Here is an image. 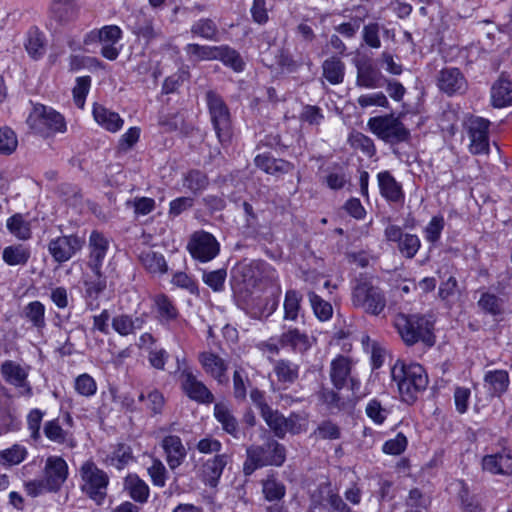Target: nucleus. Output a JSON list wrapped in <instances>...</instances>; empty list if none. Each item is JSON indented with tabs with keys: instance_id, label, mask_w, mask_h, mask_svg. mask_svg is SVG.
Listing matches in <instances>:
<instances>
[{
	"instance_id": "1",
	"label": "nucleus",
	"mask_w": 512,
	"mask_h": 512,
	"mask_svg": "<svg viewBox=\"0 0 512 512\" xmlns=\"http://www.w3.org/2000/svg\"><path fill=\"white\" fill-rule=\"evenodd\" d=\"M393 381L397 383L402 400L411 405L428 385V375L418 363H405L397 360L391 369Z\"/></svg>"
},
{
	"instance_id": "2",
	"label": "nucleus",
	"mask_w": 512,
	"mask_h": 512,
	"mask_svg": "<svg viewBox=\"0 0 512 512\" xmlns=\"http://www.w3.org/2000/svg\"><path fill=\"white\" fill-rule=\"evenodd\" d=\"M243 472L246 476L265 466L280 467L286 460V448L273 438L261 445H251L246 449Z\"/></svg>"
},
{
	"instance_id": "3",
	"label": "nucleus",
	"mask_w": 512,
	"mask_h": 512,
	"mask_svg": "<svg viewBox=\"0 0 512 512\" xmlns=\"http://www.w3.org/2000/svg\"><path fill=\"white\" fill-rule=\"evenodd\" d=\"M394 325L402 340L408 346L420 341L428 347L435 344L434 325L425 316L398 314L395 317Z\"/></svg>"
},
{
	"instance_id": "4",
	"label": "nucleus",
	"mask_w": 512,
	"mask_h": 512,
	"mask_svg": "<svg viewBox=\"0 0 512 512\" xmlns=\"http://www.w3.org/2000/svg\"><path fill=\"white\" fill-rule=\"evenodd\" d=\"M351 300L354 307L373 316L380 315L387 303L384 291L374 285L371 278L363 275L355 280Z\"/></svg>"
},
{
	"instance_id": "5",
	"label": "nucleus",
	"mask_w": 512,
	"mask_h": 512,
	"mask_svg": "<svg viewBox=\"0 0 512 512\" xmlns=\"http://www.w3.org/2000/svg\"><path fill=\"white\" fill-rule=\"evenodd\" d=\"M211 123L221 143L230 141L232 137V117L230 110L220 94L209 90L205 94Z\"/></svg>"
},
{
	"instance_id": "6",
	"label": "nucleus",
	"mask_w": 512,
	"mask_h": 512,
	"mask_svg": "<svg viewBox=\"0 0 512 512\" xmlns=\"http://www.w3.org/2000/svg\"><path fill=\"white\" fill-rule=\"evenodd\" d=\"M31 130L42 137H49L66 130L64 117L52 108L37 105L27 118Z\"/></svg>"
},
{
	"instance_id": "7",
	"label": "nucleus",
	"mask_w": 512,
	"mask_h": 512,
	"mask_svg": "<svg viewBox=\"0 0 512 512\" xmlns=\"http://www.w3.org/2000/svg\"><path fill=\"white\" fill-rule=\"evenodd\" d=\"M80 475L83 480L82 491L101 505L107 496L108 474L99 469L94 462L86 461L80 468Z\"/></svg>"
},
{
	"instance_id": "8",
	"label": "nucleus",
	"mask_w": 512,
	"mask_h": 512,
	"mask_svg": "<svg viewBox=\"0 0 512 512\" xmlns=\"http://www.w3.org/2000/svg\"><path fill=\"white\" fill-rule=\"evenodd\" d=\"M368 127L378 138L392 145L410 138V131L393 114L370 118Z\"/></svg>"
},
{
	"instance_id": "9",
	"label": "nucleus",
	"mask_w": 512,
	"mask_h": 512,
	"mask_svg": "<svg viewBox=\"0 0 512 512\" xmlns=\"http://www.w3.org/2000/svg\"><path fill=\"white\" fill-rule=\"evenodd\" d=\"M122 38V30L116 25H107L90 31L84 38V44L99 42L102 44L101 55L108 60H115L120 49L115 44Z\"/></svg>"
},
{
	"instance_id": "10",
	"label": "nucleus",
	"mask_w": 512,
	"mask_h": 512,
	"mask_svg": "<svg viewBox=\"0 0 512 512\" xmlns=\"http://www.w3.org/2000/svg\"><path fill=\"white\" fill-rule=\"evenodd\" d=\"M84 237L71 234L59 236L50 240L48 251L53 260L59 264L69 261L76 255L85 245Z\"/></svg>"
},
{
	"instance_id": "11",
	"label": "nucleus",
	"mask_w": 512,
	"mask_h": 512,
	"mask_svg": "<svg viewBox=\"0 0 512 512\" xmlns=\"http://www.w3.org/2000/svg\"><path fill=\"white\" fill-rule=\"evenodd\" d=\"M187 249L193 258L201 262H208L218 255L219 243L212 234L197 231L192 234Z\"/></svg>"
},
{
	"instance_id": "12",
	"label": "nucleus",
	"mask_w": 512,
	"mask_h": 512,
	"mask_svg": "<svg viewBox=\"0 0 512 512\" xmlns=\"http://www.w3.org/2000/svg\"><path fill=\"white\" fill-rule=\"evenodd\" d=\"M69 476L67 462L61 456L52 455L46 458L43 468V479L51 492L57 493Z\"/></svg>"
},
{
	"instance_id": "13",
	"label": "nucleus",
	"mask_w": 512,
	"mask_h": 512,
	"mask_svg": "<svg viewBox=\"0 0 512 512\" xmlns=\"http://www.w3.org/2000/svg\"><path fill=\"white\" fill-rule=\"evenodd\" d=\"M490 122L484 118H475L468 125L470 138L469 150L474 155L489 153V130Z\"/></svg>"
},
{
	"instance_id": "14",
	"label": "nucleus",
	"mask_w": 512,
	"mask_h": 512,
	"mask_svg": "<svg viewBox=\"0 0 512 512\" xmlns=\"http://www.w3.org/2000/svg\"><path fill=\"white\" fill-rule=\"evenodd\" d=\"M278 342L281 347L289 348L293 352L301 354L308 351L312 345L305 331L286 323L283 325V332L279 336Z\"/></svg>"
},
{
	"instance_id": "15",
	"label": "nucleus",
	"mask_w": 512,
	"mask_h": 512,
	"mask_svg": "<svg viewBox=\"0 0 512 512\" xmlns=\"http://www.w3.org/2000/svg\"><path fill=\"white\" fill-rule=\"evenodd\" d=\"M228 461L229 456L227 454H217L207 459L201 465L199 478L205 485L216 488Z\"/></svg>"
},
{
	"instance_id": "16",
	"label": "nucleus",
	"mask_w": 512,
	"mask_h": 512,
	"mask_svg": "<svg viewBox=\"0 0 512 512\" xmlns=\"http://www.w3.org/2000/svg\"><path fill=\"white\" fill-rule=\"evenodd\" d=\"M437 84L441 91L451 96L462 94L467 89V81L458 68H444L439 72Z\"/></svg>"
},
{
	"instance_id": "17",
	"label": "nucleus",
	"mask_w": 512,
	"mask_h": 512,
	"mask_svg": "<svg viewBox=\"0 0 512 512\" xmlns=\"http://www.w3.org/2000/svg\"><path fill=\"white\" fill-rule=\"evenodd\" d=\"M182 378V389L190 399L205 404L214 401L212 392L192 372L183 371Z\"/></svg>"
},
{
	"instance_id": "18",
	"label": "nucleus",
	"mask_w": 512,
	"mask_h": 512,
	"mask_svg": "<svg viewBox=\"0 0 512 512\" xmlns=\"http://www.w3.org/2000/svg\"><path fill=\"white\" fill-rule=\"evenodd\" d=\"M356 69V85L358 87L375 89L383 86L385 77L370 60H358Z\"/></svg>"
},
{
	"instance_id": "19",
	"label": "nucleus",
	"mask_w": 512,
	"mask_h": 512,
	"mask_svg": "<svg viewBox=\"0 0 512 512\" xmlns=\"http://www.w3.org/2000/svg\"><path fill=\"white\" fill-rule=\"evenodd\" d=\"M109 242L102 233L92 231L89 237V260L88 267L92 272H99L102 269L103 261L108 250Z\"/></svg>"
},
{
	"instance_id": "20",
	"label": "nucleus",
	"mask_w": 512,
	"mask_h": 512,
	"mask_svg": "<svg viewBox=\"0 0 512 512\" xmlns=\"http://www.w3.org/2000/svg\"><path fill=\"white\" fill-rule=\"evenodd\" d=\"M204 371L213 377L219 384L228 383L227 364L219 355L213 352H202L198 356Z\"/></svg>"
},
{
	"instance_id": "21",
	"label": "nucleus",
	"mask_w": 512,
	"mask_h": 512,
	"mask_svg": "<svg viewBox=\"0 0 512 512\" xmlns=\"http://www.w3.org/2000/svg\"><path fill=\"white\" fill-rule=\"evenodd\" d=\"M161 447L164 450L167 464L171 470L178 468L187 456L186 448L181 438L177 435L165 436L161 441Z\"/></svg>"
},
{
	"instance_id": "22",
	"label": "nucleus",
	"mask_w": 512,
	"mask_h": 512,
	"mask_svg": "<svg viewBox=\"0 0 512 512\" xmlns=\"http://www.w3.org/2000/svg\"><path fill=\"white\" fill-rule=\"evenodd\" d=\"M378 187L381 196L391 203H403L405 195L399 183L389 171L379 172L377 175Z\"/></svg>"
},
{
	"instance_id": "23",
	"label": "nucleus",
	"mask_w": 512,
	"mask_h": 512,
	"mask_svg": "<svg viewBox=\"0 0 512 512\" xmlns=\"http://www.w3.org/2000/svg\"><path fill=\"white\" fill-rule=\"evenodd\" d=\"M352 363L343 355H338L330 364V379L337 390L343 389L351 377Z\"/></svg>"
},
{
	"instance_id": "24",
	"label": "nucleus",
	"mask_w": 512,
	"mask_h": 512,
	"mask_svg": "<svg viewBox=\"0 0 512 512\" xmlns=\"http://www.w3.org/2000/svg\"><path fill=\"white\" fill-rule=\"evenodd\" d=\"M491 101L496 108L512 105V80L505 73L492 85Z\"/></svg>"
},
{
	"instance_id": "25",
	"label": "nucleus",
	"mask_w": 512,
	"mask_h": 512,
	"mask_svg": "<svg viewBox=\"0 0 512 512\" xmlns=\"http://www.w3.org/2000/svg\"><path fill=\"white\" fill-rule=\"evenodd\" d=\"M50 12L52 20L64 26L77 18L78 6L75 0H53Z\"/></svg>"
},
{
	"instance_id": "26",
	"label": "nucleus",
	"mask_w": 512,
	"mask_h": 512,
	"mask_svg": "<svg viewBox=\"0 0 512 512\" xmlns=\"http://www.w3.org/2000/svg\"><path fill=\"white\" fill-rule=\"evenodd\" d=\"M43 433L53 443L65 445L68 448L76 446L72 433L62 428L58 418L45 422Z\"/></svg>"
},
{
	"instance_id": "27",
	"label": "nucleus",
	"mask_w": 512,
	"mask_h": 512,
	"mask_svg": "<svg viewBox=\"0 0 512 512\" xmlns=\"http://www.w3.org/2000/svg\"><path fill=\"white\" fill-rule=\"evenodd\" d=\"M93 117L100 126L110 132H117L124 124L118 113L99 104H94Z\"/></svg>"
},
{
	"instance_id": "28",
	"label": "nucleus",
	"mask_w": 512,
	"mask_h": 512,
	"mask_svg": "<svg viewBox=\"0 0 512 512\" xmlns=\"http://www.w3.org/2000/svg\"><path fill=\"white\" fill-rule=\"evenodd\" d=\"M1 374L4 380L15 387H24L27 385V371L18 363L12 360H6L1 365Z\"/></svg>"
},
{
	"instance_id": "29",
	"label": "nucleus",
	"mask_w": 512,
	"mask_h": 512,
	"mask_svg": "<svg viewBox=\"0 0 512 512\" xmlns=\"http://www.w3.org/2000/svg\"><path fill=\"white\" fill-rule=\"evenodd\" d=\"M124 490L136 502L146 503L149 497V487L144 480L136 474H129L124 479Z\"/></svg>"
},
{
	"instance_id": "30",
	"label": "nucleus",
	"mask_w": 512,
	"mask_h": 512,
	"mask_svg": "<svg viewBox=\"0 0 512 512\" xmlns=\"http://www.w3.org/2000/svg\"><path fill=\"white\" fill-rule=\"evenodd\" d=\"M145 323V315L133 318L128 314H119L112 319V328L121 336H127L141 329Z\"/></svg>"
},
{
	"instance_id": "31",
	"label": "nucleus",
	"mask_w": 512,
	"mask_h": 512,
	"mask_svg": "<svg viewBox=\"0 0 512 512\" xmlns=\"http://www.w3.org/2000/svg\"><path fill=\"white\" fill-rule=\"evenodd\" d=\"M25 49L30 57L35 60L43 57L46 51L45 36L39 28L32 26L26 34Z\"/></svg>"
},
{
	"instance_id": "32",
	"label": "nucleus",
	"mask_w": 512,
	"mask_h": 512,
	"mask_svg": "<svg viewBox=\"0 0 512 512\" xmlns=\"http://www.w3.org/2000/svg\"><path fill=\"white\" fill-rule=\"evenodd\" d=\"M214 416L216 420L222 425V428L225 432L234 438H238V421L233 415L231 409L226 404L216 403L214 406Z\"/></svg>"
},
{
	"instance_id": "33",
	"label": "nucleus",
	"mask_w": 512,
	"mask_h": 512,
	"mask_svg": "<svg viewBox=\"0 0 512 512\" xmlns=\"http://www.w3.org/2000/svg\"><path fill=\"white\" fill-rule=\"evenodd\" d=\"M154 305L157 311V318L161 324H169L179 317L177 307L165 294L156 295Z\"/></svg>"
},
{
	"instance_id": "34",
	"label": "nucleus",
	"mask_w": 512,
	"mask_h": 512,
	"mask_svg": "<svg viewBox=\"0 0 512 512\" xmlns=\"http://www.w3.org/2000/svg\"><path fill=\"white\" fill-rule=\"evenodd\" d=\"M273 370L281 383L292 384L299 377V365L287 359L276 360Z\"/></svg>"
},
{
	"instance_id": "35",
	"label": "nucleus",
	"mask_w": 512,
	"mask_h": 512,
	"mask_svg": "<svg viewBox=\"0 0 512 512\" xmlns=\"http://www.w3.org/2000/svg\"><path fill=\"white\" fill-rule=\"evenodd\" d=\"M30 256V249L23 244L7 246L2 253L3 261L10 266H24L29 261Z\"/></svg>"
},
{
	"instance_id": "36",
	"label": "nucleus",
	"mask_w": 512,
	"mask_h": 512,
	"mask_svg": "<svg viewBox=\"0 0 512 512\" xmlns=\"http://www.w3.org/2000/svg\"><path fill=\"white\" fill-rule=\"evenodd\" d=\"M255 165L267 174L287 173L291 169V164L283 159H276L269 155L262 154L256 156Z\"/></svg>"
},
{
	"instance_id": "37",
	"label": "nucleus",
	"mask_w": 512,
	"mask_h": 512,
	"mask_svg": "<svg viewBox=\"0 0 512 512\" xmlns=\"http://www.w3.org/2000/svg\"><path fill=\"white\" fill-rule=\"evenodd\" d=\"M323 77L332 85L343 82L345 74V64L337 57H330L322 64Z\"/></svg>"
},
{
	"instance_id": "38",
	"label": "nucleus",
	"mask_w": 512,
	"mask_h": 512,
	"mask_svg": "<svg viewBox=\"0 0 512 512\" xmlns=\"http://www.w3.org/2000/svg\"><path fill=\"white\" fill-rule=\"evenodd\" d=\"M262 493L268 502L283 500L286 495L285 485L274 474H270L261 481Z\"/></svg>"
},
{
	"instance_id": "39",
	"label": "nucleus",
	"mask_w": 512,
	"mask_h": 512,
	"mask_svg": "<svg viewBox=\"0 0 512 512\" xmlns=\"http://www.w3.org/2000/svg\"><path fill=\"white\" fill-rule=\"evenodd\" d=\"M193 37H201L205 40L216 41L219 30L217 24L210 18H201L195 21L190 28Z\"/></svg>"
},
{
	"instance_id": "40",
	"label": "nucleus",
	"mask_w": 512,
	"mask_h": 512,
	"mask_svg": "<svg viewBox=\"0 0 512 512\" xmlns=\"http://www.w3.org/2000/svg\"><path fill=\"white\" fill-rule=\"evenodd\" d=\"M484 380L493 396L502 395L509 385V375L505 370L489 371Z\"/></svg>"
},
{
	"instance_id": "41",
	"label": "nucleus",
	"mask_w": 512,
	"mask_h": 512,
	"mask_svg": "<svg viewBox=\"0 0 512 512\" xmlns=\"http://www.w3.org/2000/svg\"><path fill=\"white\" fill-rule=\"evenodd\" d=\"M261 416L276 437L280 439L285 437V416L283 414L273 410L270 406H264Z\"/></svg>"
},
{
	"instance_id": "42",
	"label": "nucleus",
	"mask_w": 512,
	"mask_h": 512,
	"mask_svg": "<svg viewBox=\"0 0 512 512\" xmlns=\"http://www.w3.org/2000/svg\"><path fill=\"white\" fill-rule=\"evenodd\" d=\"M301 295L295 290H288L284 300V321L298 323L300 316Z\"/></svg>"
},
{
	"instance_id": "43",
	"label": "nucleus",
	"mask_w": 512,
	"mask_h": 512,
	"mask_svg": "<svg viewBox=\"0 0 512 512\" xmlns=\"http://www.w3.org/2000/svg\"><path fill=\"white\" fill-rule=\"evenodd\" d=\"M25 318L35 327L38 331H42L46 326L45 321V306L40 301H32L24 308Z\"/></svg>"
},
{
	"instance_id": "44",
	"label": "nucleus",
	"mask_w": 512,
	"mask_h": 512,
	"mask_svg": "<svg viewBox=\"0 0 512 512\" xmlns=\"http://www.w3.org/2000/svg\"><path fill=\"white\" fill-rule=\"evenodd\" d=\"M209 184L208 176L201 170L191 169L184 174L183 186L193 194L201 193Z\"/></svg>"
},
{
	"instance_id": "45",
	"label": "nucleus",
	"mask_w": 512,
	"mask_h": 512,
	"mask_svg": "<svg viewBox=\"0 0 512 512\" xmlns=\"http://www.w3.org/2000/svg\"><path fill=\"white\" fill-rule=\"evenodd\" d=\"M216 60H220L224 65L232 68L236 72H241L245 66L240 54L235 49L226 45L218 47Z\"/></svg>"
},
{
	"instance_id": "46",
	"label": "nucleus",
	"mask_w": 512,
	"mask_h": 512,
	"mask_svg": "<svg viewBox=\"0 0 512 512\" xmlns=\"http://www.w3.org/2000/svg\"><path fill=\"white\" fill-rule=\"evenodd\" d=\"M479 308L492 316L501 315L504 312V301L497 295L489 292L481 294L478 300Z\"/></svg>"
},
{
	"instance_id": "47",
	"label": "nucleus",
	"mask_w": 512,
	"mask_h": 512,
	"mask_svg": "<svg viewBox=\"0 0 512 512\" xmlns=\"http://www.w3.org/2000/svg\"><path fill=\"white\" fill-rule=\"evenodd\" d=\"M142 265L150 273H165L167 271V264L162 254L154 251L142 252L140 255Z\"/></svg>"
},
{
	"instance_id": "48",
	"label": "nucleus",
	"mask_w": 512,
	"mask_h": 512,
	"mask_svg": "<svg viewBox=\"0 0 512 512\" xmlns=\"http://www.w3.org/2000/svg\"><path fill=\"white\" fill-rule=\"evenodd\" d=\"M219 46H204L195 43L187 44L185 47L186 54L196 60H216Z\"/></svg>"
},
{
	"instance_id": "49",
	"label": "nucleus",
	"mask_w": 512,
	"mask_h": 512,
	"mask_svg": "<svg viewBox=\"0 0 512 512\" xmlns=\"http://www.w3.org/2000/svg\"><path fill=\"white\" fill-rule=\"evenodd\" d=\"M348 142L352 148L360 150L368 157H373L376 148L373 140L361 132H353L349 135Z\"/></svg>"
},
{
	"instance_id": "50",
	"label": "nucleus",
	"mask_w": 512,
	"mask_h": 512,
	"mask_svg": "<svg viewBox=\"0 0 512 512\" xmlns=\"http://www.w3.org/2000/svg\"><path fill=\"white\" fill-rule=\"evenodd\" d=\"M94 276L84 281L85 295L91 299H97L99 295L106 289L107 280L102 271L93 272Z\"/></svg>"
},
{
	"instance_id": "51",
	"label": "nucleus",
	"mask_w": 512,
	"mask_h": 512,
	"mask_svg": "<svg viewBox=\"0 0 512 512\" xmlns=\"http://www.w3.org/2000/svg\"><path fill=\"white\" fill-rule=\"evenodd\" d=\"M7 229L19 239L27 240L31 237L30 225L19 213L14 214L7 220Z\"/></svg>"
},
{
	"instance_id": "52",
	"label": "nucleus",
	"mask_w": 512,
	"mask_h": 512,
	"mask_svg": "<svg viewBox=\"0 0 512 512\" xmlns=\"http://www.w3.org/2000/svg\"><path fill=\"white\" fill-rule=\"evenodd\" d=\"M133 459L131 448L125 444H119L106 459V463L121 470Z\"/></svg>"
},
{
	"instance_id": "53",
	"label": "nucleus",
	"mask_w": 512,
	"mask_h": 512,
	"mask_svg": "<svg viewBox=\"0 0 512 512\" xmlns=\"http://www.w3.org/2000/svg\"><path fill=\"white\" fill-rule=\"evenodd\" d=\"M26 456V448L22 445L14 444L12 447L0 451V463L7 465H17L24 461Z\"/></svg>"
},
{
	"instance_id": "54",
	"label": "nucleus",
	"mask_w": 512,
	"mask_h": 512,
	"mask_svg": "<svg viewBox=\"0 0 512 512\" xmlns=\"http://www.w3.org/2000/svg\"><path fill=\"white\" fill-rule=\"evenodd\" d=\"M421 246L420 239L415 234L405 233L398 244L400 253L408 258H413Z\"/></svg>"
},
{
	"instance_id": "55",
	"label": "nucleus",
	"mask_w": 512,
	"mask_h": 512,
	"mask_svg": "<svg viewBox=\"0 0 512 512\" xmlns=\"http://www.w3.org/2000/svg\"><path fill=\"white\" fill-rule=\"evenodd\" d=\"M309 300L317 318H319L321 321H326L331 318L333 308L329 302L324 301L314 292L309 293Z\"/></svg>"
},
{
	"instance_id": "56",
	"label": "nucleus",
	"mask_w": 512,
	"mask_h": 512,
	"mask_svg": "<svg viewBox=\"0 0 512 512\" xmlns=\"http://www.w3.org/2000/svg\"><path fill=\"white\" fill-rule=\"evenodd\" d=\"M313 434L319 439L337 440L341 437V429L331 420H325L317 426Z\"/></svg>"
},
{
	"instance_id": "57",
	"label": "nucleus",
	"mask_w": 512,
	"mask_h": 512,
	"mask_svg": "<svg viewBox=\"0 0 512 512\" xmlns=\"http://www.w3.org/2000/svg\"><path fill=\"white\" fill-rule=\"evenodd\" d=\"M18 145V140L15 132L8 128H0V154L10 155L12 154Z\"/></svg>"
},
{
	"instance_id": "58",
	"label": "nucleus",
	"mask_w": 512,
	"mask_h": 512,
	"mask_svg": "<svg viewBox=\"0 0 512 512\" xmlns=\"http://www.w3.org/2000/svg\"><path fill=\"white\" fill-rule=\"evenodd\" d=\"M44 416V412L40 409H32L27 415V428L30 432V437L34 441L41 439V423Z\"/></svg>"
},
{
	"instance_id": "59",
	"label": "nucleus",
	"mask_w": 512,
	"mask_h": 512,
	"mask_svg": "<svg viewBox=\"0 0 512 512\" xmlns=\"http://www.w3.org/2000/svg\"><path fill=\"white\" fill-rule=\"evenodd\" d=\"M91 85L90 76L78 77L76 79V85L73 88L74 102L79 108H83L85 104L86 96L89 92Z\"/></svg>"
},
{
	"instance_id": "60",
	"label": "nucleus",
	"mask_w": 512,
	"mask_h": 512,
	"mask_svg": "<svg viewBox=\"0 0 512 512\" xmlns=\"http://www.w3.org/2000/svg\"><path fill=\"white\" fill-rule=\"evenodd\" d=\"M460 484L459 498L463 512H481L482 508L475 496L470 494L468 486L463 481Z\"/></svg>"
},
{
	"instance_id": "61",
	"label": "nucleus",
	"mask_w": 512,
	"mask_h": 512,
	"mask_svg": "<svg viewBox=\"0 0 512 512\" xmlns=\"http://www.w3.org/2000/svg\"><path fill=\"white\" fill-rule=\"evenodd\" d=\"M250 384L248 376L243 369L235 370L233 374V394L238 400H244L247 396V385Z\"/></svg>"
},
{
	"instance_id": "62",
	"label": "nucleus",
	"mask_w": 512,
	"mask_h": 512,
	"mask_svg": "<svg viewBox=\"0 0 512 512\" xmlns=\"http://www.w3.org/2000/svg\"><path fill=\"white\" fill-rule=\"evenodd\" d=\"M322 402L327 406L330 412L340 411L343 409L344 403L338 392L330 388H322L319 394Z\"/></svg>"
},
{
	"instance_id": "63",
	"label": "nucleus",
	"mask_w": 512,
	"mask_h": 512,
	"mask_svg": "<svg viewBox=\"0 0 512 512\" xmlns=\"http://www.w3.org/2000/svg\"><path fill=\"white\" fill-rule=\"evenodd\" d=\"M133 33L138 37H142L147 42L157 38L159 35L153 27L152 20L146 17H144L143 20L138 19L133 27Z\"/></svg>"
},
{
	"instance_id": "64",
	"label": "nucleus",
	"mask_w": 512,
	"mask_h": 512,
	"mask_svg": "<svg viewBox=\"0 0 512 512\" xmlns=\"http://www.w3.org/2000/svg\"><path fill=\"white\" fill-rule=\"evenodd\" d=\"M406 506L405 512H424L427 509L426 499L419 489L414 488L410 490Z\"/></svg>"
}]
</instances>
